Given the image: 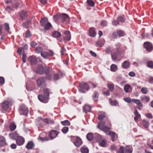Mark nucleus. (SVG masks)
<instances>
[{
  "label": "nucleus",
  "instance_id": "31",
  "mask_svg": "<svg viewBox=\"0 0 153 153\" xmlns=\"http://www.w3.org/2000/svg\"><path fill=\"white\" fill-rule=\"evenodd\" d=\"M126 19V16L124 15L120 16L118 17L117 18V20L118 21L120 22H124Z\"/></svg>",
  "mask_w": 153,
  "mask_h": 153
},
{
  "label": "nucleus",
  "instance_id": "56",
  "mask_svg": "<svg viewBox=\"0 0 153 153\" xmlns=\"http://www.w3.org/2000/svg\"><path fill=\"white\" fill-rule=\"evenodd\" d=\"M39 140L42 141H48L50 139L49 137H47L43 138L42 137H39Z\"/></svg>",
  "mask_w": 153,
  "mask_h": 153
},
{
  "label": "nucleus",
  "instance_id": "32",
  "mask_svg": "<svg viewBox=\"0 0 153 153\" xmlns=\"http://www.w3.org/2000/svg\"><path fill=\"white\" fill-rule=\"evenodd\" d=\"M43 91L44 95L49 97L50 95V90L48 88H44L43 89Z\"/></svg>",
  "mask_w": 153,
  "mask_h": 153
},
{
  "label": "nucleus",
  "instance_id": "16",
  "mask_svg": "<svg viewBox=\"0 0 153 153\" xmlns=\"http://www.w3.org/2000/svg\"><path fill=\"white\" fill-rule=\"evenodd\" d=\"M47 68H44L42 65H39L36 70L37 73L40 74L42 75L44 72H45V70Z\"/></svg>",
  "mask_w": 153,
  "mask_h": 153
},
{
  "label": "nucleus",
  "instance_id": "54",
  "mask_svg": "<svg viewBox=\"0 0 153 153\" xmlns=\"http://www.w3.org/2000/svg\"><path fill=\"white\" fill-rule=\"evenodd\" d=\"M4 28L6 31L9 32L10 30V27L9 24L8 23H6L4 24Z\"/></svg>",
  "mask_w": 153,
  "mask_h": 153
},
{
  "label": "nucleus",
  "instance_id": "5",
  "mask_svg": "<svg viewBox=\"0 0 153 153\" xmlns=\"http://www.w3.org/2000/svg\"><path fill=\"white\" fill-rule=\"evenodd\" d=\"M90 88L89 86L87 83L82 82L79 84V91L81 93H85V91H88Z\"/></svg>",
  "mask_w": 153,
  "mask_h": 153
},
{
  "label": "nucleus",
  "instance_id": "42",
  "mask_svg": "<svg viewBox=\"0 0 153 153\" xmlns=\"http://www.w3.org/2000/svg\"><path fill=\"white\" fill-rule=\"evenodd\" d=\"M44 26L45 29L48 30L52 26L51 23L48 22Z\"/></svg>",
  "mask_w": 153,
  "mask_h": 153
},
{
  "label": "nucleus",
  "instance_id": "50",
  "mask_svg": "<svg viewBox=\"0 0 153 153\" xmlns=\"http://www.w3.org/2000/svg\"><path fill=\"white\" fill-rule=\"evenodd\" d=\"M113 49L112 50L111 47H108L105 50V52L107 54H108L110 53H111L112 52Z\"/></svg>",
  "mask_w": 153,
  "mask_h": 153
},
{
  "label": "nucleus",
  "instance_id": "11",
  "mask_svg": "<svg viewBox=\"0 0 153 153\" xmlns=\"http://www.w3.org/2000/svg\"><path fill=\"white\" fill-rule=\"evenodd\" d=\"M39 100L41 102L46 103H47L49 99V97L45 95H43L42 94H39L38 96Z\"/></svg>",
  "mask_w": 153,
  "mask_h": 153
},
{
  "label": "nucleus",
  "instance_id": "14",
  "mask_svg": "<svg viewBox=\"0 0 153 153\" xmlns=\"http://www.w3.org/2000/svg\"><path fill=\"white\" fill-rule=\"evenodd\" d=\"M19 16L22 20H26L28 17L27 12L24 10L21 11L19 13Z\"/></svg>",
  "mask_w": 153,
  "mask_h": 153
},
{
  "label": "nucleus",
  "instance_id": "58",
  "mask_svg": "<svg viewBox=\"0 0 153 153\" xmlns=\"http://www.w3.org/2000/svg\"><path fill=\"white\" fill-rule=\"evenodd\" d=\"M68 131V128L67 127H64L62 129V131L64 133H66Z\"/></svg>",
  "mask_w": 153,
  "mask_h": 153
},
{
  "label": "nucleus",
  "instance_id": "28",
  "mask_svg": "<svg viewBox=\"0 0 153 153\" xmlns=\"http://www.w3.org/2000/svg\"><path fill=\"white\" fill-rule=\"evenodd\" d=\"M125 153H132V148L130 146H127L124 147Z\"/></svg>",
  "mask_w": 153,
  "mask_h": 153
},
{
  "label": "nucleus",
  "instance_id": "4",
  "mask_svg": "<svg viewBox=\"0 0 153 153\" xmlns=\"http://www.w3.org/2000/svg\"><path fill=\"white\" fill-rule=\"evenodd\" d=\"M71 141L76 147H79L82 144L81 139L79 137L76 136H71Z\"/></svg>",
  "mask_w": 153,
  "mask_h": 153
},
{
  "label": "nucleus",
  "instance_id": "62",
  "mask_svg": "<svg viewBox=\"0 0 153 153\" xmlns=\"http://www.w3.org/2000/svg\"><path fill=\"white\" fill-rule=\"evenodd\" d=\"M59 74L57 73L55 74H54V75L53 76V80L55 81L56 80H58V79H59Z\"/></svg>",
  "mask_w": 153,
  "mask_h": 153
},
{
  "label": "nucleus",
  "instance_id": "61",
  "mask_svg": "<svg viewBox=\"0 0 153 153\" xmlns=\"http://www.w3.org/2000/svg\"><path fill=\"white\" fill-rule=\"evenodd\" d=\"M142 100L145 101L146 102H148L149 101L150 99L149 97L145 96L142 99Z\"/></svg>",
  "mask_w": 153,
  "mask_h": 153
},
{
  "label": "nucleus",
  "instance_id": "46",
  "mask_svg": "<svg viewBox=\"0 0 153 153\" xmlns=\"http://www.w3.org/2000/svg\"><path fill=\"white\" fill-rule=\"evenodd\" d=\"M107 87L111 91H113L114 89V85L113 84H108L107 85Z\"/></svg>",
  "mask_w": 153,
  "mask_h": 153
},
{
  "label": "nucleus",
  "instance_id": "52",
  "mask_svg": "<svg viewBox=\"0 0 153 153\" xmlns=\"http://www.w3.org/2000/svg\"><path fill=\"white\" fill-rule=\"evenodd\" d=\"M117 153H125L124 148L123 146H121L117 151Z\"/></svg>",
  "mask_w": 153,
  "mask_h": 153
},
{
  "label": "nucleus",
  "instance_id": "26",
  "mask_svg": "<svg viewBox=\"0 0 153 153\" xmlns=\"http://www.w3.org/2000/svg\"><path fill=\"white\" fill-rule=\"evenodd\" d=\"M130 65L129 62L127 60L124 61L122 64V67L124 69H127L129 68Z\"/></svg>",
  "mask_w": 153,
  "mask_h": 153
},
{
  "label": "nucleus",
  "instance_id": "10",
  "mask_svg": "<svg viewBox=\"0 0 153 153\" xmlns=\"http://www.w3.org/2000/svg\"><path fill=\"white\" fill-rule=\"evenodd\" d=\"M54 55V53L52 51H50L49 52L46 51H43L41 53V56L45 59H47L49 56H52Z\"/></svg>",
  "mask_w": 153,
  "mask_h": 153
},
{
  "label": "nucleus",
  "instance_id": "2",
  "mask_svg": "<svg viewBox=\"0 0 153 153\" xmlns=\"http://www.w3.org/2000/svg\"><path fill=\"white\" fill-rule=\"evenodd\" d=\"M115 46L117 47L113 49L112 52L111 53V58L113 61H116L118 56L122 53V51H121V44L118 43L115 45Z\"/></svg>",
  "mask_w": 153,
  "mask_h": 153
},
{
  "label": "nucleus",
  "instance_id": "21",
  "mask_svg": "<svg viewBox=\"0 0 153 153\" xmlns=\"http://www.w3.org/2000/svg\"><path fill=\"white\" fill-rule=\"evenodd\" d=\"M89 36L91 37H94L96 35L94 28L93 27L90 28L89 30Z\"/></svg>",
  "mask_w": 153,
  "mask_h": 153
},
{
  "label": "nucleus",
  "instance_id": "47",
  "mask_svg": "<svg viewBox=\"0 0 153 153\" xmlns=\"http://www.w3.org/2000/svg\"><path fill=\"white\" fill-rule=\"evenodd\" d=\"M16 128V126L14 123H11L9 126V128L10 130L11 131L15 130Z\"/></svg>",
  "mask_w": 153,
  "mask_h": 153
},
{
  "label": "nucleus",
  "instance_id": "40",
  "mask_svg": "<svg viewBox=\"0 0 153 153\" xmlns=\"http://www.w3.org/2000/svg\"><path fill=\"white\" fill-rule=\"evenodd\" d=\"M100 145L103 147H105L106 144V140L103 139L99 143Z\"/></svg>",
  "mask_w": 153,
  "mask_h": 153
},
{
  "label": "nucleus",
  "instance_id": "63",
  "mask_svg": "<svg viewBox=\"0 0 153 153\" xmlns=\"http://www.w3.org/2000/svg\"><path fill=\"white\" fill-rule=\"evenodd\" d=\"M96 44L97 46L102 47L104 45V43L100 41H99L97 42Z\"/></svg>",
  "mask_w": 153,
  "mask_h": 153
},
{
  "label": "nucleus",
  "instance_id": "30",
  "mask_svg": "<svg viewBox=\"0 0 153 153\" xmlns=\"http://www.w3.org/2000/svg\"><path fill=\"white\" fill-rule=\"evenodd\" d=\"M52 36L54 38H58L61 36V34L60 33L57 31H54L52 32Z\"/></svg>",
  "mask_w": 153,
  "mask_h": 153
},
{
  "label": "nucleus",
  "instance_id": "1",
  "mask_svg": "<svg viewBox=\"0 0 153 153\" xmlns=\"http://www.w3.org/2000/svg\"><path fill=\"white\" fill-rule=\"evenodd\" d=\"M111 126L110 121L107 119L105 121L100 122L97 126V127L105 133H107L110 131L109 127Z\"/></svg>",
  "mask_w": 153,
  "mask_h": 153
},
{
  "label": "nucleus",
  "instance_id": "20",
  "mask_svg": "<svg viewBox=\"0 0 153 153\" xmlns=\"http://www.w3.org/2000/svg\"><path fill=\"white\" fill-rule=\"evenodd\" d=\"M7 145V143L4 137L2 136L0 137V146H4Z\"/></svg>",
  "mask_w": 153,
  "mask_h": 153
},
{
  "label": "nucleus",
  "instance_id": "38",
  "mask_svg": "<svg viewBox=\"0 0 153 153\" xmlns=\"http://www.w3.org/2000/svg\"><path fill=\"white\" fill-rule=\"evenodd\" d=\"M117 69V67L116 65L113 64L110 67L111 71L112 72L116 71Z\"/></svg>",
  "mask_w": 153,
  "mask_h": 153
},
{
  "label": "nucleus",
  "instance_id": "12",
  "mask_svg": "<svg viewBox=\"0 0 153 153\" xmlns=\"http://www.w3.org/2000/svg\"><path fill=\"white\" fill-rule=\"evenodd\" d=\"M144 44V48L147 51L150 52L153 50V47L150 43L148 42H146Z\"/></svg>",
  "mask_w": 153,
  "mask_h": 153
},
{
  "label": "nucleus",
  "instance_id": "44",
  "mask_svg": "<svg viewBox=\"0 0 153 153\" xmlns=\"http://www.w3.org/2000/svg\"><path fill=\"white\" fill-rule=\"evenodd\" d=\"M87 2L88 5L91 7H93L95 5V3L92 0H87Z\"/></svg>",
  "mask_w": 153,
  "mask_h": 153
},
{
  "label": "nucleus",
  "instance_id": "24",
  "mask_svg": "<svg viewBox=\"0 0 153 153\" xmlns=\"http://www.w3.org/2000/svg\"><path fill=\"white\" fill-rule=\"evenodd\" d=\"M44 123L47 124H50L53 125L54 123V122L53 120L52 119L50 118H45V120H44Z\"/></svg>",
  "mask_w": 153,
  "mask_h": 153
},
{
  "label": "nucleus",
  "instance_id": "51",
  "mask_svg": "<svg viewBox=\"0 0 153 153\" xmlns=\"http://www.w3.org/2000/svg\"><path fill=\"white\" fill-rule=\"evenodd\" d=\"M147 65L148 67L150 68L153 67V62L152 61H149L147 62Z\"/></svg>",
  "mask_w": 153,
  "mask_h": 153
},
{
  "label": "nucleus",
  "instance_id": "39",
  "mask_svg": "<svg viewBox=\"0 0 153 153\" xmlns=\"http://www.w3.org/2000/svg\"><path fill=\"white\" fill-rule=\"evenodd\" d=\"M109 134L111 136V140L113 141L115 140V138L116 136V133L113 131H110L109 133Z\"/></svg>",
  "mask_w": 153,
  "mask_h": 153
},
{
  "label": "nucleus",
  "instance_id": "15",
  "mask_svg": "<svg viewBox=\"0 0 153 153\" xmlns=\"http://www.w3.org/2000/svg\"><path fill=\"white\" fill-rule=\"evenodd\" d=\"M64 35L63 36V39L66 41H69L71 39V35L69 31H66L64 32Z\"/></svg>",
  "mask_w": 153,
  "mask_h": 153
},
{
  "label": "nucleus",
  "instance_id": "29",
  "mask_svg": "<svg viewBox=\"0 0 153 153\" xmlns=\"http://www.w3.org/2000/svg\"><path fill=\"white\" fill-rule=\"evenodd\" d=\"M134 113L135 115L134 119V120L137 122L138 121V119L140 117L141 115L137 110H135Z\"/></svg>",
  "mask_w": 153,
  "mask_h": 153
},
{
  "label": "nucleus",
  "instance_id": "13",
  "mask_svg": "<svg viewBox=\"0 0 153 153\" xmlns=\"http://www.w3.org/2000/svg\"><path fill=\"white\" fill-rule=\"evenodd\" d=\"M25 140L24 138L22 137L19 136L16 140L17 144L19 146L23 145L25 143Z\"/></svg>",
  "mask_w": 153,
  "mask_h": 153
},
{
  "label": "nucleus",
  "instance_id": "55",
  "mask_svg": "<svg viewBox=\"0 0 153 153\" xmlns=\"http://www.w3.org/2000/svg\"><path fill=\"white\" fill-rule=\"evenodd\" d=\"M109 101L110 104L112 105H116L118 103L117 102L116 100L112 101L111 99H110Z\"/></svg>",
  "mask_w": 153,
  "mask_h": 153
},
{
  "label": "nucleus",
  "instance_id": "41",
  "mask_svg": "<svg viewBox=\"0 0 153 153\" xmlns=\"http://www.w3.org/2000/svg\"><path fill=\"white\" fill-rule=\"evenodd\" d=\"M80 151L82 153H88L89 150L87 148L82 147Z\"/></svg>",
  "mask_w": 153,
  "mask_h": 153
},
{
  "label": "nucleus",
  "instance_id": "57",
  "mask_svg": "<svg viewBox=\"0 0 153 153\" xmlns=\"http://www.w3.org/2000/svg\"><path fill=\"white\" fill-rule=\"evenodd\" d=\"M55 21H57L59 20H61L60 14L57 15L53 16Z\"/></svg>",
  "mask_w": 153,
  "mask_h": 153
},
{
  "label": "nucleus",
  "instance_id": "23",
  "mask_svg": "<svg viewBox=\"0 0 153 153\" xmlns=\"http://www.w3.org/2000/svg\"><path fill=\"white\" fill-rule=\"evenodd\" d=\"M9 102L7 101H5L3 103L2 107L4 110H7L9 108Z\"/></svg>",
  "mask_w": 153,
  "mask_h": 153
},
{
  "label": "nucleus",
  "instance_id": "6",
  "mask_svg": "<svg viewBox=\"0 0 153 153\" xmlns=\"http://www.w3.org/2000/svg\"><path fill=\"white\" fill-rule=\"evenodd\" d=\"M37 86L39 87H45L47 86L45 79L43 77L39 78L36 81Z\"/></svg>",
  "mask_w": 153,
  "mask_h": 153
},
{
  "label": "nucleus",
  "instance_id": "34",
  "mask_svg": "<svg viewBox=\"0 0 153 153\" xmlns=\"http://www.w3.org/2000/svg\"><path fill=\"white\" fill-rule=\"evenodd\" d=\"M44 120L45 118H43L41 117H38L36 120V121L37 123V125H39L41 124L42 123H44Z\"/></svg>",
  "mask_w": 153,
  "mask_h": 153
},
{
  "label": "nucleus",
  "instance_id": "48",
  "mask_svg": "<svg viewBox=\"0 0 153 153\" xmlns=\"http://www.w3.org/2000/svg\"><path fill=\"white\" fill-rule=\"evenodd\" d=\"M43 48L42 47L40 46L37 47L36 48V53H41V52H42Z\"/></svg>",
  "mask_w": 153,
  "mask_h": 153
},
{
  "label": "nucleus",
  "instance_id": "18",
  "mask_svg": "<svg viewBox=\"0 0 153 153\" xmlns=\"http://www.w3.org/2000/svg\"><path fill=\"white\" fill-rule=\"evenodd\" d=\"M45 73L46 74L45 78L49 80H51L52 79V76L49 73V68H47L45 70Z\"/></svg>",
  "mask_w": 153,
  "mask_h": 153
},
{
  "label": "nucleus",
  "instance_id": "17",
  "mask_svg": "<svg viewBox=\"0 0 153 153\" xmlns=\"http://www.w3.org/2000/svg\"><path fill=\"white\" fill-rule=\"evenodd\" d=\"M28 60L31 65L36 64L37 62L36 58L34 56H30Z\"/></svg>",
  "mask_w": 153,
  "mask_h": 153
},
{
  "label": "nucleus",
  "instance_id": "22",
  "mask_svg": "<svg viewBox=\"0 0 153 153\" xmlns=\"http://www.w3.org/2000/svg\"><path fill=\"white\" fill-rule=\"evenodd\" d=\"M132 88L129 85H126L124 87V89L126 93L131 92L132 91Z\"/></svg>",
  "mask_w": 153,
  "mask_h": 153
},
{
  "label": "nucleus",
  "instance_id": "36",
  "mask_svg": "<svg viewBox=\"0 0 153 153\" xmlns=\"http://www.w3.org/2000/svg\"><path fill=\"white\" fill-rule=\"evenodd\" d=\"M94 136L93 134L91 133H88L86 136L87 139L90 141H91L93 139Z\"/></svg>",
  "mask_w": 153,
  "mask_h": 153
},
{
  "label": "nucleus",
  "instance_id": "37",
  "mask_svg": "<svg viewBox=\"0 0 153 153\" xmlns=\"http://www.w3.org/2000/svg\"><path fill=\"white\" fill-rule=\"evenodd\" d=\"M61 124L64 126H69L70 125V122L68 120L62 121L61 122Z\"/></svg>",
  "mask_w": 153,
  "mask_h": 153
},
{
  "label": "nucleus",
  "instance_id": "8",
  "mask_svg": "<svg viewBox=\"0 0 153 153\" xmlns=\"http://www.w3.org/2000/svg\"><path fill=\"white\" fill-rule=\"evenodd\" d=\"M61 21L63 22H65V24H68L69 23L70 19L68 15L65 13L60 14Z\"/></svg>",
  "mask_w": 153,
  "mask_h": 153
},
{
  "label": "nucleus",
  "instance_id": "53",
  "mask_svg": "<svg viewBox=\"0 0 153 153\" xmlns=\"http://www.w3.org/2000/svg\"><path fill=\"white\" fill-rule=\"evenodd\" d=\"M141 91L143 94H146L148 91V89L146 87H143L141 89Z\"/></svg>",
  "mask_w": 153,
  "mask_h": 153
},
{
  "label": "nucleus",
  "instance_id": "35",
  "mask_svg": "<svg viewBox=\"0 0 153 153\" xmlns=\"http://www.w3.org/2000/svg\"><path fill=\"white\" fill-rule=\"evenodd\" d=\"M142 124L143 126L146 128H148L149 126V122L145 120H144L142 121Z\"/></svg>",
  "mask_w": 153,
  "mask_h": 153
},
{
  "label": "nucleus",
  "instance_id": "64",
  "mask_svg": "<svg viewBox=\"0 0 153 153\" xmlns=\"http://www.w3.org/2000/svg\"><path fill=\"white\" fill-rule=\"evenodd\" d=\"M101 25L103 27H105L107 25V22L106 21L102 20L101 23Z\"/></svg>",
  "mask_w": 153,
  "mask_h": 153
},
{
  "label": "nucleus",
  "instance_id": "3",
  "mask_svg": "<svg viewBox=\"0 0 153 153\" xmlns=\"http://www.w3.org/2000/svg\"><path fill=\"white\" fill-rule=\"evenodd\" d=\"M123 100L124 101L128 103H130L132 102L136 104L137 105V108L139 110H141L143 106L142 103L139 100L134 99H131L129 97H124Z\"/></svg>",
  "mask_w": 153,
  "mask_h": 153
},
{
  "label": "nucleus",
  "instance_id": "9",
  "mask_svg": "<svg viewBox=\"0 0 153 153\" xmlns=\"http://www.w3.org/2000/svg\"><path fill=\"white\" fill-rule=\"evenodd\" d=\"M28 112V109L25 105L22 104L20 105L19 112L21 115H27Z\"/></svg>",
  "mask_w": 153,
  "mask_h": 153
},
{
  "label": "nucleus",
  "instance_id": "60",
  "mask_svg": "<svg viewBox=\"0 0 153 153\" xmlns=\"http://www.w3.org/2000/svg\"><path fill=\"white\" fill-rule=\"evenodd\" d=\"M4 83V78L2 77H0V86L3 85Z\"/></svg>",
  "mask_w": 153,
  "mask_h": 153
},
{
  "label": "nucleus",
  "instance_id": "25",
  "mask_svg": "<svg viewBox=\"0 0 153 153\" xmlns=\"http://www.w3.org/2000/svg\"><path fill=\"white\" fill-rule=\"evenodd\" d=\"M91 110V107L88 105H85L83 107V111L86 113L89 112Z\"/></svg>",
  "mask_w": 153,
  "mask_h": 153
},
{
  "label": "nucleus",
  "instance_id": "49",
  "mask_svg": "<svg viewBox=\"0 0 153 153\" xmlns=\"http://www.w3.org/2000/svg\"><path fill=\"white\" fill-rule=\"evenodd\" d=\"M29 21L24 22L22 24V26L25 28H27L29 27Z\"/></svg>",
  "mask_w": 153,
  "mask_h": 153
},
{
  "label": "nucleus",
  "instance_id": "7",
  "mask_svg": "<svg viewBox=\"0 0 153 153\" xmlns=\"http://www.w3.org/2000/svg\"><path fill=\"white\" fill-rule=\"evenodd\" d=\"M48 136L49 139L50 140H52L56 138L57 137L59 133V132L56 130H52L48 132Z\"/></svg>",
  "mask_w": 153,
  "mask_h": 153
},
{
  "label": "nucleus",
  "instance_id": "33",
  "mask_svg": "<svg viewBox=\"0 0 153 153\" xmlns=\"http://www.w3.org/2000/svg\"><path fill=\"white\" fill-rule=\"evenodd\" d=\"M10 136L11 138L16 140L19 136L18 134L14 132L13 133H10Z\"/></svg>",
  "mask_w": 153,
  "mask_h": 153
},
{
  "label": "nucleus",
  "instance_id": "43",
  "mask_svg": "<svg viewBox=\"0 0 153 153\" xmlns=\"http://www.w3.org/2000/svg\"><path fill=\"white\" fill-rule=\"evenodd\" d=\"M117 33L119 37H121L125 36V33L124 31L120 30H117Z\"/></svg>",
  "mask_w": 153,
  "mask_h": 153
},
{
  "label": "nucleus",
  "instance_id": "59",
  "mask_svg": "<svg viewBox=\"0 0 153 153\" xmlns=\"http://www.w3.org/2000/svg\"><path fill=\"white\" fill-rule=\"evenodd\" d=\"M99 94L98 92H95L94 95L93 96V98L95 100H97Z\"/></svg>",
  "mask_w": 153,
  "mask_h": 153
},
{
  "label": "nucleus",
  "instance_id": "27",
  "mask_svg": "<svg viewBox=\"0 0 153 153\" xmlns=\"http://www.w3.org/2000/svg\"><path fill=\"white\" fill-rule=\"evenodd\" d=\"M48 22V19L45 17L42 18L40 22V25L42 26H44Z\"/></svg>",
  "mask_w": 153,
  "mask_h": 153
},
{
  "label": "nucleus",
  "instance_id": "45",
  "mask_svg": "<svg viewBox=\"0 0 153 153\" xmlns=\"http://www.w3.org/2000/svg\"><path fill=\"white\" fill-rule=\"evenodd\" d=\"M106 115L105 113L100 114L98 117V119L99 120L102 121L105 117Z\"/></svg>",
  "mask_w": 153,
  "mask_h": 153
},
{
  "label": "nucleus",
  "instance_id": "19",
  "mask_svg": "<svg viewBox=\"0 0 153 153\" xmlns=\"http://www.w3.org/2000/svg\"><path fill=\"white\" fill-rule=\"evenodd\" d=\"M34 146L35 145L33 143L32 141H30L25 146V147L28 150H30L34 147Z\"/></svg>",
  "mask_w": 153,
  "mask_h": 153
}]
</instances>
